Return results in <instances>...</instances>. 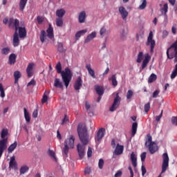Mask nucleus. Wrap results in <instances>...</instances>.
I'll use <instances>...</instances> for the list:
<instances>
[{"instance_id": "21", "label": "nucleus", "mask_w": 177, "mask_h": 177, "mask_svg": "<svg viewBox=\"0 0 177 177\" xmlns=\"http://www.w3.org/2000/svg\"><path fill=\"white\" fill-rule=\"evenodd\" d=\"M85 19H86V12L85 11L80 12L78 17L79 23H84L85 21Z\"/></svg>"}, {"instance_id": "59", "label": "nucleus", "mask_w": 177, "mask_h": 177, "mask_svg": "<svg viewBox=\"0 0 177 177\" xmlns=\"http://www.w3.org/2000/svg\"><path fill=\"white\" fill-rule=\"evenodd\" d=\"M91 174V168L90 167H86L84 169V175H89Z\"/></svg>"}, {"instance_id": "17", "label": "nucleus", "mask_w": 177, "mask_h": 177, "mask_svg": "<svg viewBox=\"0 0 177 177\" xmlns=\"http://www.w3.org/2000/svg\"><path fill=\"white\" fill-rule=\"evenodd\" d=\"M19 30V38H26L27 37V30H26V28L18 27Z\"/></svg>"}, {"instance_id": "7", "label": "nucleus", "mask_w": 177, "mask_h": 177, "mask_svg": "<svg viewBox=\"0 0 177 177\" xmlns=\"http://www.w3.org/2000/svg\"><path fill=\"white\" fill-rule=\"evenodd\" d=\"M162 160L161 174H165L169 166V157L168 156L167 153H164L162 154Z\"/></svg>"}, {"instance_id": "22", "label": "nucleus", "mask_w": 177, "mask_h": 177, "mask_svg": "<svg viewBox=\"0 0 177 177\" xmlns=\"http://www.w3.org/2000/svg\"><path fill=\"white\" fill-rule=\"evenodd\" d=\"M27 2H28V0H19V6L20 12H24Z\"/></svg>"}, {"instance_id": "6", "label": "nucleus", "mask_w": 177, "mask_h": 177, "mask_svg": "<svg viewBox=\"0 0 177 177\" xmlns=\"http://www.w3.org/2000/svg\"><path fill=\"white\" fill-rule=\"evenodd\" d=\"M120 104H121V97H120V94L117 93L116 96L113 100V102L111 106L109 108V111H115V110L120 107Z\"/></svg>"}, {"instance_id": "2", "label": "nucleus", "mask_w": 177, "mask_h": 177, "mask_svg": "<svg viewBox=\"0 0 177 177\" xmlns=\"http://www.w3.org/2000/svg\"><path fill=\"white\" fill-rule=\"evenodd\" d=\"M55 68L57 70V73L58 74H61L62 81L66 86V88H68V85H70V82L71 81V78H73V73H71V70L69 69L68 67H66L64 71H62V64L58 62L55 66Z\"/></svg>"}, {"instance_id": "52", "label": "nucleus", "mask_w": 177, "mask_h": 177, "mask_svg": "<svg viewBox=\"0 0 177 177\" xmlns=\"http://www.w3.org/2000/svg\"><path fill=\"white\" fill-rule=\"evenodd\" d=\"M30 85H32V86H35L37 85V82H35L34 79L31 80V81L28 83L27 86H30Z\"/></svg>"}, {"instance_id": "51", "label": "nucleus", "mask_w": 177, "mask_h": 177, "mask_svg": "<svg viewBox=\"0 0 177 177\" xmlns=\"http://www.w3.org/2000/svg\"><path fill=\"white\" fill-rule=\"evenodd\" d=\"M133 95V92L131 90H129L127 94V99H131Z\"/></svg>"}, {"instance_id": "3", "label": "nucleus", "mask_w": 177, "mask_h": 177, "mask_svg": "<svg viewBox=\"0 0 177 177\" xmlns=\"http://www.w3.org/2000/svg\"><path fill=\"white\" fill-rule=\"evenodd\" d=\"M9 133V130L8 129H3L1 133V138L2 140H0V158L3 154V151L8 149V134Z\"/></svg>"}, {"instance_id": "4", "label": "nucleus", "mask_w": 177, "mask_h": 177, "mask_svg": "<svg viewBox=\"0 0 177 177\" xmlns=\"http://www.w3.org/2000/svg\"><path fill=\"white\" fill-rule=\"evenodd\" d=\"M147 140L145 142V147H147L151 154H154L158 150V146L155 142H153L151 135L147 134Z\"/></svg>"}, {"instance_id": "44", "label": "nucleus", "mask_w": 177, "mask_h": 177, "mask_svg": "<svg viewBox=\"0 0 177 177\" xmlns=\"http://www.w3.org/2000/svg\"><path fill=\"white\" fill-rule=\"evenodd\" d=\"M146 6H147V1L142 0V4L139 6V9L143 10V9L146 8Z\"/></svg>"}, {"instance_id": "19", "label": "nucleus", "mask_w": 177, "mask_h": 177, "mask_svg": "<svg viewBox=\"0 0 177 177\" xmlns=\"http://www.w3.org/2000/svg\"><path fill=\"white\" fill-rule=\"evenodd\" d=\"M95 92L99 95V96H103V93H104V88L102 86L95 85Z\"/></svg>"}, {"instance_id": "47", "label": "nucleus", "mask_w": 177, "mask_h": 177, "mask_svg": "<svg viewBox=\"0 0 177 177\" xmlns=\"http://www.w3.org/2000/svg\"><path fill=\"white\" fill-rule=\"evenodd\" d=\"M9 52H10V48H3L2 50H1V53L2 55H8Z\"/></svg>"}, {"instance_id": "5", "label": "nucleus", "mask_w": 177, "mask_h": 177, "mask_svg": "<svg viewBox=\"0 0 177 177\" xmlns=\"http://www.w3.org/2000/svg\"><path fill=\"white\" fill-rule=\"evenodd\" d=\"M75 140V138L74 137V136H71L70 138H67L66 140H65L64 143V147L63 149V153L65 157H67V156L68 155V150H70V149H74Z\"/></svg>"}, {"instance_id": "9", "label": "nucleus", "mask_w": 177, "mask_h": 177, "mask_svg": "<svg viewBox=\"0 0 177 177\" xmlns=\"http://www.w3.org/2000/svg\"><path fill=\"white\" fill-rule=\"evenodd\" d=\"M19 26H20V21L17 19L10 18L8 21V27L10 28H15V31H18Z\"/></svg>"}, {"instance_id": "35", "label": "nucleus", "mask_w": 177, "mask_h": 177, "mask_svg": "<svg viewBox=\"0 0 177 177\" xmlns=\"http://www.w3.org/2000/svg\"><path fill=\"white\" fill-rule=\"evenodd\" d=\"M54 86H55V88H63V83H62L60 82V80L59 79H55V82H54Z\"/></svg>"}, {"instance_id": "15", "label": "nucleus", "mask_w": 177, "mask_h": 177, "mask_svg": "<svg viewBox=\"0 0 177 177\" xmlns=\"http://www.w3.org/2000/svg\"><path fill=\"white\" fill-rule=\"evenodd\" d=\"M122 153H124V146L118 144L115 149L114 154H115V156H121Z\"/></svg>"}, {"instance_id": "1", "label": "nucleus", "mask_w": 177, "mask_h": 177, "mask_svg": "<svg viewBox=\"0 0 177 177\" xmlns=\"http://www.w3.org/2000/svg\"><path fill=\"white\" fill-rule=\"evenodd\" d=\"M77 133L80 140L81 144L77 145V151L81 159L84 158L85 156V146L89 143V135L88 134V129L86 126L83 124H79L77 126Z\"/></svg>"}, {"instance_id": "16", "label": "nucleus", "mask_w": 177, "mask_h": 177, "mask_svg": "<svg viewBox=\"0 0 177 177\" xmlns=\"http://www.w3.org/2000/svg\"><path fill=\"white\" fill-rule=\"evenodd\" d=\"M150 59H151V57H150L149 53H147L145 56V59H144V60L142 62V70H144V68H146V67H147V64H149V63L150 62Z\"/></svg>"}, {"instance_id": "63", "label": "nucleus", "mask_w": 177, "mask_h": 177, "mask_svg": "<svg viewBox=\"0 0 177 177\" xmlns=\"http://www.w3.org/2000/svg\"><path fill=\"white\" fill-rule=\"evenodd\" d=\"M32 117L33 118H37V117H38V109H36L33 111Z\"/></svg>"}, {"instance_id": "42", "label": "nucleus", "mask_w": 177, "mask_h": 177, "mask_svg": "<svg viewBox=\"0 0 177 177\" xmlns=\"http://www.w3.org/2000/svg\"><path fill=\"white\" fill-rule=\"evenodd\" d=\"M177 76V64L175 65V68L174 70L172 71L170 78L171 80H174L176 77Z\"/></svg>"}, {"instance_id": "60", "label": "nucleus", "mask_w": 177, "mask_h": 177, "mask_svg": "<svg viewBox=\"0 0 177 177\" xmlns=\"http://www.w3.org/2000/svg\"><path fill=\"white\" fill-rule=\"evenodd\" d=\"M158 95H160V90H156L153 92L152 97L156 98L158 96Z\"/></svg>"}, {"instance_id": "48", "label": "nucleus", "mask_w": 177, "mask_h": 177, "mask_svg": "<svg viewBox=\"0 0 177 177\" xmlns=\"http://www.w3.org/2000/svg\"><path fill=\"white\" fill-rule=\"evenodd\" d=\"M144 109L146 114H147V113H149V111H150V102H148L145 105Z\"/></svg>"}, {"instance_id": "24", "label": "nucleus", "mask_w": 177, "mask_h": 177, "mask_svg": "<svg viewBox=\"0 0 177 177\" xmlns=\"http://www.w3.org/2000/svg\"><path fill=\"white\" fill-rule=\"evenodd\" d=\"M86 68L87 69L88 74L92 77V78H96V75H95V71L91 68V64H86Z\"/></svg>"}, {"instance_id": "46", "label": "nucleus", "mask_w": 177, "mask_h": 177, "mask_svg": "<svg viewBox=\"0 0 177 177\" xmlns=\"http://www.w3.org/2000/svg\"><path fill=\"white\" fill-rule=\"evenodd\" d=\"M0 96L3 98L5 97V90L3 89V86L0 83Z\"/></svg>"}, {"instance_id": "20", "label": "nucleus", "mask_w": 177, "mask_h": 177, "mask_svg": "<svg viewBox=\"0 0 177 177\" xmlns=\"http://www.w3.org/2000/svg\"><path fill=\"white\" fill-rule=\"evenodd\" d=\"M131 160L133 167H134V168H136V167L138 166V158H136V155L134 152H132L131 154Z\"/></svg>"}, {"instance_id": "33", "label": "nucleus", "mask_w": 177, "mask_h": 177, "mask_svg": "<svg viewBox=\"0 0 177 177\" xmlns=\"http://www.w3.org/2000/svg\"><path fill=\"white\" fill-rule=\"evenodd\" d=\"M45 39H46V32L45 30H41L40 32V41L41 44L45 42Z\"/></svg>"}, {"instance_id": "64", "label": "nucleus", "mask_w": 177, "mask_h": 177, "mask_svg": "<svg viewBox=\"0 0 177 177\" xmlns=\"http://www.w3.org/2000/svg\"><path fill=\"white\" fill-rule=\"evenodd\" d=\"M128 169L130 171V177H133V170L132 169V167L129 166Z\"/></svg>"}, {"instance_id": "18", "label": "nucleus", "mask_w": 177, "mask_h": 177, "mask_svg": "<svg viewBox=\"0 0 177 177\" xmlns=\"http://www.w3.org/2000/svg\"><path fill=\"white\" fill-rule=\"evenodd\" d=\"M32 68H34V64H29L26 68V73L28 74V78L32 77Z\"/></svg>"}, {"instance_id": "45", "label": "nucleus", "mask_w": 177, "mask_h": 177, "mask_svg": "<svg viewBox=\"0 0 177 177\" xmlns=\"http://www.w3.org/2000/svg\"><path fill=\"white\" fill-rule=\"evenodd\" d=\"M29 168L28 166H23L20 169V174H24L26 172H28Z\"/></svg>"}, {"instance_id": "61", "label": "nucleus", "mask_w": 177, "mask_h": 177, "mask_svg": "<svg viewBox=\"0 0 177 177\" xmlns=\"http://www.w3.org/2000/svg\"><path fill=\"white\" fill-rule=\"evenodd\" d=\"M43 21H44V18L42 17L38 16L37 17V23H38V24H42Z\"/></svg>"}, {"instance_id": "57", "label": "nucleus", "mask_w": 177, "mask_h": 177, "mask_svg": "<svg viewBox=\"0 0 177 177\" xmlns=\"http://www.w3.org/2000/svg\"><path fill=\"white\" fill-rule=\"evenodd\" d=\"M162 112H163V111L162 110L160 114L156 117V121H157L158 122L160 121V120L162 117Z\"/></svg>"}, {"instance_id": "30", "label": "nucleus", "mask_w": 177, "mask_h": 177, "mask_svg": "<svg viewBox=\"0 0 177 177\" xmlns=\"http://www.w3.org/2000/svg\"><path fill=\"white\" fill-rule=\"evenodd\" d=\"M138 131V122H133L131 128V136H135Z\"/></svg>"}, {"instance_id": "32", "label": "nucleus", "mask_w": 177, "mask_h": 177, "mask_svg": "<svg viewBox=\"0 0 177 177\" xmlns=\"http://www.w3.org/2000/svg\"><path fill=\"white\" fill-rule=\"evenodd\" d=\"M86 32V30H82L78 31L75 34L76 41H78V39H80V38H81V36L84 35V34H85Z\"/></svg>"}, {"instance_id": "26", "label": "nucleus", "mask_w": 177, "mask_h": 177, "mask_svg": "<svg viewBox=\"0 0 177 177\" xmlns=\"http://www.w3.org/2000/svg\"><path fill=\"white\" fill-rule=\"evenodd\" d=\"M47 32V37L50 38V39H52L53 38L54 35H53V28H52V26H49L48 28L46 30Z\"/></svg>"}, {"instance_id": "58", "label": "nucleus", "mask_w": 177, "mask_h": 177, "mask_svg": "<svg viewBox=\"0 0 177 177\" xmlns=\"http://www.w3.org/2000/svg\"><path fill=\"white\" fill-rule=\"evenodd\" d=\"M171 124L173 125H177V117H172L171 118Z\"/></svg>"}, {"instance_id": "36", "label": "nucleus", "mask_w": 177, "mask_h": 177, "mask_svg": "<svg viewBox=\"0 0 177 177\" xmlns=\"http://www.w3.org/2000/svg\"><path fill=\"white\" fill-rule=\"evenodd\" d=\"M57 50H58V52H60L61 53H64V52H66V50H64L63 43L58 42Z\"/></svg>"}, {"instance_id": "29", "label": "nucleus", "mask_w": 177, "mask_h": 177, "mask_svg": "<svg viewBox=\"0 0 177 177\" xmlns=\"http://www.w3.org/2000/svg\"><path fill=\"white\" fill-rule=\"evenodd\" d=\"M14 78H15V83L17 84L19 82V79L21 78V73L19 71H16L14 73Z\"/></svg>"}, {"instance_id": "54", "label": "nucleus", "mask_w": 177, "mask_h": 177, "mask_svg": "<svg viewBox=\"0 0 177 177\" xmlns=\"http://www.w3.org/2000/svg\"><path fill=\"white\" fill-rule=\"evenodd\" d=\"M147 153L146 152H143L142 153H141L140 155V158H141V161L143 162H145V160H146V156H147Z\"/></svg>"}, {"instance_id": "8", "label": "nucleus", "mask_w": 177, "mask_h": 177, "mask_svg": "<svg viewBox=\"0 0 177 177\" xmlns=\"http://www.w3.org/2000/svg\"><path fill=\"white\" fill-rule=\"evenodd\" d=\"M147 46H149L150 45L151 49L150 52L151 53H153L154 52V47L156 46V41L153 39V32H150L149 34V37L147 38V41L146 43Z\"/></svg>"}, {"instance_id": "55", "label": "nucleus", "mask_w": 177, "mask_h": 177, "mask_svg": "<svg viewBox=\"0 0 177 177\" xmlns=\"http://www.w3.org/2000/svg\"><path fill=\"white\" fill-rule=\"evenodd\" d=\"M46 102H48V95L44 94L41 99V103L44 104V103H46Z\"/></svg>"}, {"instance_id": "12", "label": "nucleus", "mask_w": 177, "mask_h": 177, "mask_svg": "<svg viewBox=\"0 0 177 177\" xmlns=\"http://www.w3.org/2000/svg\"><path fill=\"white\" fill-rule=\"evenodd\" d=\"M118 10H119V13H120V15L122 16V19L123 20H125V19L128 17V11H127L125 8L122 6L119 7Z\"/></svg>"}, {"instance_id": "11", "label": "nucleus", "mask_w": 177, "mask_h": 177, "mask_svg": "<svg viewBox=\"0 0 177 177\" xmlns=\"http://www.w3.org/2000/svg\"><path fill=\"white\" fill-rule=\"evenodd\" d=\"M12 45L14 48H17L20 45V39H19V32L17 30H15L13 37H12Z\"/></svg>"}, {"instance_id": "34", "label": "nucleus", "mask_w": 177, "mask_h": 177, "mask_svg": "<svg viewBox=\"0 0 177 177\" xmlns=\"http://www.w3.org/2000/svg\"><path fill=\"white\" fill-rule=\"evenodd\" d=\"M157 80V75L154 73H151V75L149 77L148 83L152 84V82H154Z\"/></svg>"}, {"instance_id": "56", "label": "nucleus", "mask_w": 177, "mask_h": 177, "mask_svg": "<svg viewBox=\"0 0 177 177\" xmlns=\"http://www.w3.org/2000/svg\"><path fill=\"white\" fill-rule=\"evenodd\" d=\"M87 157H92V148L91 147L88 148Z\"/></svg>"}, {"instance_id": "25", "label": "nucleus", "mask_w": 177, "mask_h": 177, "mask_svg": "<svg viewBox=\"0 0 177 177\" xmlns=\"http://www.w3.org/2000/svg\"><path fill=\"white\" fill-rule=\"evenodd\" d=\"M66 15V10L64 9L61 8L59 10H57L56 16L58 19H63V17Z\"/></svg>"}, {"instance_id": "38", "label": "nucleus", "mask_w": 177, "mask_h": 177, "mask_svg": "<svg viewBox=\"0 0 177 177\" xmlns=\"http://www.w3.org/2000/svg\"><path fill=\"white\" fill-rule=\"evenodd\" d=\"M171 48H174L176 52V58H174V63H177V39L171 44Z\"/></svg>"}, {"instance_id": "49", "label": "nucleus", "mask_w": 177, "mask_h": 177, "mask_svg": "<svg viewBox=\"0 0 177 177\" xmlns=\"http://www.w3.org/2000/svg\"><path fill=\"white\" fill-rule=\"evenodd\" d=\"M104 165V160H103V159H100L98 162V167L100 169H103Z\"/></svg>"}, {"instance_id": "41", "label": "nucleus", "mask_w": 177, "mask_h": 177, "mask_svg": "<svg viewBox=\"0 0 177 177\" xmlns=\"http://www.w3.org/2000/svg\"><path fill=\"white\" fill-rule=\"evenodd\" d=\"M56 26L57 27H63V18L56 19Z\"/></svg>"}, {"instance_id": "14", "label": "nucleus", "mask_w": 177, "mask_h": 177, "mask_svg": "<svg viewBox=\"0 0 177 177\" xmlns=\"http://www.w3.org/2000/svg\"><path fill=\"white\" fill-rule=\"evenodd\" d=\"M81 86H82V79H81V77H78L75 82V91H80L81 89Z\"/></svg>"}, {"instance_id": "43", "label": "nucleus", "mask_w": 177, "mask_h": 177, "mask_svg": "<svg viewBox=\"0 0 177 177\" xmlns=\"http://www.w3.org/2000/svg\"><path fill=\"white\" fill-rule=\"evenodd\" d=\"M142 60H143V52H140L138 55L137 57V63H142Z\"/></svg>"}, {"instance_id": "31", "label": "nucleus", "mask_w": 177, "mask_h": 177, "mask_svg": "<svg viewBox=\"0 0 177 177\" xmlns=\"http://www.w3.org/2000/svg\"><path fill=\"white\" fill-rule=\"evenodd\" d=\"M24 111L25 120H26V122L28 124V122H30L31 121V116H30V113L27 111V109L24 108Z\"/></svg>"}, {"instance_id": "37", "label": "nucleus", "mask_w": 177, "mask_h": 177, "mask_svg": "<svg viewBox=\"0 0 177 177\" xmlns=\"http://www.w3.org/2000/svg\"><path fill=\"white\" fill-rule=\"evenodd\" d=\"M111 80L113 86H117V85H118V82H117V76L115 75H113Z\"/></svg>"}, {"instance_id": "62", "label": "nucleus", "mask_w": 177, "mask_h": 177, "mask_svg": "<svg viewBox=\"0 0 177 177\" xmlns=\"http://www.w3.org/2000/svg\"><path fill=\"white\" fill-rule=\"evenodd\" d=\"M120 176H122V171H121V170H119L115 173V177H120Z\"/></svg>"}, {"instance_id": "10", "label": "nucleus", "mask_w": 177, "mask_h": 177, "mask_svg": "<svg viewBox=\"0 0 177 177\" xmlns=\"http://www.w3.org/2000/svg\"><path fill=\"white\" fill-rule=\"evenodd\" d=\"M166 53L167 59H169L170 60L174 59V57L176 59V51H175V47H172V46H171L167 48Z\"/></svg>"}, {"instance_id": "23", "label": "nucleus", "mask_w": 177, "mask_h": 177, "mask_svg": "<svg viewBox=\"0 0 177 177\" xmlns=\"http://www.w3.org/2000/svg\"><path fill=\"white\" fill-rule=\"evenodd\" d=\"M93 38H96V32H93L89 34L85 39L84 44H88V42H91V41H92Z\"/></svg>"}, {"instance_id": "28", "label": "nucleus", "mask_w": 177, "mask_h": 177, "mask_svg": "<svg viewBox=\"0 0 177 177\" xmlns=\"http://www.w3.org/2000/svg\"><path fill=\"white\" fill-rule=\"evenodd\" d=\"M15 63H16V54L12 53L9 56L8 64H15Z\"/></svg>"}, {"instance_id": "27", "label": "nucleus", "mask_w": 177, "mask_h": 177, "mask_svg": "<svg viewBox=\"0 0 177 177\" xmlns=\"http://www.w3.org/2000/svg\"><path fill=\"white\" fill-rule=\"evenodd\" d=\"M17 147V141H15L14 143L11 144L8 148V153H13L15 149Z\"/></svg>"}, {"instance_id": "53", "label": "nucleus", "mask_w": 177, "mask_h": 177, "mask_svg": "<svg viewBox=\"0 0 177 177\" xmlns=\"http://www.w3.org/2000/svg\"><path fill=\"white\" fill-rule=\"evenodd\" d=\"M106 31H107L106 27L103 26L100 30V35H104V34H106Z\"/></svg>"}, {"instance_id": "39", "label": "nucleus", "mask_w": 177, "mask_h": 177, "mask_svg": "<svg viewBox=\"0 0 177 177\" xmlns=\"http://www.w3.org/2000/svg\"><path fill=\"white\" fill-rule=\"evenodd\" d=\"M160 12L165 13V15L168 13V3H166L163 5V8H160Z\"/></svg>"}, {"instance_id": "13", "label": "nucleus", "mask_w": 177, "mask_h": 177, "mask_svg": "<svg viewBox=\"0 0 177 177\" xmlns=\"http://www.w3.org/2000/svg\"><path fill=\"white\" fill-rule=\"evenodd\" d=\"M106 129L104 128H101L99 129V131L97 133V136L95 138V140H97V142H100L102 139L104 137V131Z\"/></svg>"}, {"instance_id": "40", "label": "nucleus", "mask_w": 177, "mask_h": 177, "mask_svg": "<svg viewBox=\"0 0 177 177\" xmlns=\"http://www.w3.org/2000/svg\"><path fill=\"white\" fill-rule=\"evenodd\" d=\"M48 156H50L51 158H53L55 161H57V158H56V153H55V151L48 149Z\"/></svg>"}, {"instance_id": "50", "label": "nucleus", "mask_w": 177, "mask_h": 177, "mask_svg": "<svg viewBox=\"0 0 177 177\" xmlns=\"http://www.w3.org/2000/svg\"><path fill=\"white\" fill-rule=\"evenodd\" d=\"M67 122H68V116H67V115H65L64 119L62 120L61 125H64V124H67Z\"/></svg>"}]
</instances>
